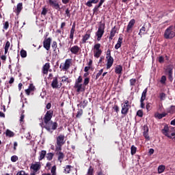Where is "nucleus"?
<instances>
[{
	"mask_svg": "<svg viewBox=\"0 0 175 175\" xmlns=\"http://www.w3.org/2000/svg\"><path fill=\"white\" fill-rule=\"evenodd\" d=\"M53 114H54L53 110L47 111L43 118L44 122L40 124V126L44 128L49 133H53L58 128V124L51 121Z\"/></svg>",
	"mask_w": 175,
	"mask_h": 175,
	"instance_id": "1",
	"label": "nucleus"
},
{
	"mask_svg": "<svg viewBox=\"0 0 175 175\" xmlns=\"http://www.w3.org/2000/svg\"><path fill=\"white\" fill-rule=\"evenodd\" d=\"M65 144V135H59L56 137L55 151H61Z\"/></svg>",
	"mask_w": 175,
	"mask_h": 175,
	"instance_id": "2",
	"label": "nucleus"
},
{
	"mask_svg": "<svg viewBox=\"0 0 175 175\" xmlns=\"http://www.w3.org/2000/svg\"><path fill=\"white\" fill-rule=\"evenodd\" d=\"M105 23L100 22L97 31L96 32V36L97 40L99 42L105 33Z\"/></svg>",
	"mask_w": 175,
	"mask_h": 175,
	"instance_id": "3",
	"label": "nucleus"
},
{
	"mask_svg": "<svg viewBox=\"0 0 175 175\" xmlns=\"http://www.w3.org/2000/svg\"><path fill=\"white\" fill-rule=\"evenodd\" d=\"M174 27L173 25L170 26L167 28L164 32L165 39H173L175 36V32L174 31Z\"/></svg>",
	"mask_w": 175,
	"mask_h": 175,
	"instance_id": "4",
	"label": "nucleus"
},
{
	"mask_svg": "<svg viewBox=\"0 0 175 175\" xmlns=\"http://www.w3.org/2000/svg\"><path fill=\"white\" fill-rule=\"evenodd\" d=\"M106 59L107 61V69H110L113 66V64L114 62V59H113V57H111V51L110 49L107 51Z\"/></svg>",
	"mask_w": 175,
	"mask_h": 175,
	"instance_id": "5",
	"label": "nucleus"
},
{
	"mask_svg": "<svg viewBox=\"0 0 175 175\" xmlns=\"http://www.w3.org/2000/svg\"><path fill=\"white\" fill-rule=\"evenodd\" d=\"M100 44L97 43L94 44L93 48L94 57L95 58H99L102 55V49H100Z\"/></svg>",
	"mask_w": 175,
	"mask_h": 175,
	"instance_id": "6",
	"label": "nucleus"
},
{
	"mask_svg": "<svg viewBox=\"0 0 175 175\" xmlns=\"http://www.w3.org/2000/svg\"><path fill=\"white\" fill-rule=\"evenodd\" d=\"M129 109H131V105H129V101L126 100L124 101V104H122V114L126 116L129 112Z\"/></svg>",
	"mask_w": 175,
	"mask_h": 175,
	"instance_id": "7",
	"label": "nucleus"
},
{
	"mask_svg": "<svg viewBox=\"0 0 175 175\" xmlns=\"http://www.w3.org/2000/svg\"><path fill=\"white\" fill-rule=\"evenodd\" d=\"M72 66V59H66L64 64H60V69L62 70H68V69Z\"/></svg>",
	"mask_w": 175,
	"mask_h": 175,
	"instance_id": "8",
	"label": "nucleus"
},
{
	"mask_svg": "<svg viewBox=\"0 0 175 175\" xmlns=\"http://www.w3.org/2000/svg\"><path fill=\"white\" fill-rule=\"evenodd\" d=\"M171 129H172V127L165 126L163 129H162L161 132L163 135H165V136H167V137H169V139H172V135H170Z\"/></svg>",
	"mask_w": 175,
	"mask_h": 175,
	"instance_id": "9",
	"label": "nucleus"
},
{
	"mask_svg": "<svg viewBox=\"0 0 175 175\" xmlns=\"http://www.w3.org/2000/svg\"><path fill=\"white\" fill-rule=\"evenodd\" d=\"M136 23V21L135 19H131L126 27V32H127V33H132V28H133V25H135V23Z\"/></svg>",
	"mask_w": 175,
	"mask_h": 175,
	"instance_id": "10",
	"label": "nucleus"
},
{
	"mask_svg": "<svg viewBox=\"0 0 175 175\" xmlns=\"http://www.w3.org/2000/svg\"><path fill=\"white\" fill-rule=\"evenodd\" d=\"M49 2L50 6L53 8V9H55L56 10H59V9H61V7L59 6V3H58L57 1L49 0Z\"/></svg>",
	"mask_w": 175,
	"mask_h": 175,
	"instance_id": "11",
	"label": "nucleus"
},
{
	"mask_svg": "<svg viewBox=\"0 0 175 175\" xmlns=\"http://www.w3.org/2000/svg\"><path fill=\"white\" fill-rule=\"evenodd\" d=\"M147 96V88H146L142 94L140 103H141V107L142 109H144V100H146V96Z\"/></svg>",
	"mask_w": 175,
	"mask_h": 175,
	"instance_id": "12",
	"label": "nucleus"
},
{
	"mask_svg": "<svg viewBox=\"0 0 175 175\" xmlns=\"http://www.w3.org/2000/svg\"><path fill=\"white\" fill-rule=\"evenodd\" d=\"M43 46L49 51V50H50V47L51 46V38H48L45 39L43 42Z\"/></svg>",
	"mask_w": 175,
	"mask_h": 175,
	"instance_id": "13",
	"label": "nucleus"
},
{
	"mask_svg": "<svg viewBox=\"0 0 175 175\" xmlns=\"http://www.w3.org/2000/svg\"><path fill=\"white\" fill-rule=\"evenodd\" d=\"M51 87L52 88H61L62 83H58V79L55 77L51 83Z\"/></svg>",
	"mask_w": 175,
	"mask_h": 175,
	"instance_id": "14",
	"label": "nucleus"
},
{
	"mask_svg": "<svg viewBox=\"0 0 175 175\" xmlns=\"http://www.w3.org/2000/svg\"><path fill=\"white\" fill-rule=\"evenodd\" d=\"M80 47L77 45H75L70 48V51L72 54H74L75 55H79V53H80Z\"/></svg>",
	"mask_w": 175,
	"mask_h": 175,
	"instance_id": "15",
	"label": "nucleus"
},
{
	"mask_svg": "<svg viewBox=\"0 0 175 175\" xmlns=\"http://www.w3.org/2000/svg\"><path fill=\"white\" fill-rule=\"evenodd\" d=\"M75 88L77 90V92H84L85 91V87L81 83H75Z\"/></svg>",
	"mask_w": 175,
	"mask_h": 175,
	"instance_id": "16",
	"label": "nucleus"
},
{
	"mask_svg": "<svg viewBox=\"0 0 175 175\" xmlns=\"http://www.w3.org/2000/svg\"><path fill=\"white\" fill-rule=\"evenodd\" d=\"M31 169L36 173L38 170H40V163H33L31 165Z\"/></svg>",
	"mask_w": 175,
	"mask_h": 175,
	"instance_id": "17",
	"label": "nucleus"
},
{
	"mask_svg": "<svg viewBox=\"0 0 175 175\" xmlns=\"http://www.w3.org/2000/svg\"><path fill=\"white\" fill-rule=\"evenodd\" d=\"M56 154L57 155V159L60 162V163H62V161H64V158H65V154L60 151H56Z\"/></svg>",
	"mask_w": 175,
	"mask_h": 175,
	"instance_id": "18",
	"label": "nucleus"
},
{
	"mask_svg": "<svg viewBox=\"0 0 175 175\" xmlns=\"http://www.w3.org/2000/svg\"><path fill=\"white\" fill-rule=\"evenodd\" d=\"M49 69H50V63H46L42 67L43 75H47L49 73Z\"/></svg>",
	"mask_w": 175,
	"mask_h": 175,
	"instance_id": "19",
	"label": "nucleus"
},
{
	"mask_svg": "<svg viewBox=\"0 0 175 175\" xmlns=\"http://www.w3.org/2000/svg\"><path fill=\"white\" fill-rule=\"evenodd\" d=\"M23 10V3H19L16 5V9L15 10V12L17 15L20 14L21 11Z\"/></svg>",
	"mask_w": 175,
	"mask_h": 175,
	"instance_id": "20",
	"label": "nucleus"
},
{
	"mask_svg": "<svg viewBox=\"0 0 175 175\" xmlns=\"http://www.w3.org/2000/svg\"><path fill=\"white\" fill-rule=\"evenodd\" d=\"M47 152H46V150H41L40 152H39V161H42V159H44V157H46Z\"/></svg>",
	"mask_w": 175,
	"mask_h": 175,
	"instance_id": "21",
	"label": "nucleus"
},
{
	"mask_svg": "<svg viewBox=\"0 0 175 175\" xmlns=\"http://www.w3.org/2000/svg\"><path fill=\"white\" fill-rule=\"evenodd\" d=\"M122 44V38L119 37L117 44L115 45L116 50H118L120 47H121V45Z\"/></svg>",
	"mask_w": 175,
	"mask_h": 175,
	"instance_id": "22",
	"label": "nucleus"
},
{
	"mask_svg": "<svg viewBox=\"0 0 175 175\" xmlns=\"http://www.w3.org/2000/svg\"><path fill=\"white\" fill-rule=\"evenodd\" d=\"M155 117L157 118H159V120H161V118H163V117H166V116H167V113L163 112L162 113H155Z\"/></svg>",
	"mask_w": 175,
	"mask_h": 175,
	"instance_id": "23",
	"label": "nucleus"
},
{
	"mask_svg": "<svg viewBox=\"0 0 175 175\" xmlns=\"http://www.w3.org/2000/svg\"><path fill=\"white\" fill-rule=\"evenodd\" d=\"M116 32H117V31L116 30V27H114L110 32V35H109V40H113V37L116 36Z\"/></svg>",
	"mask_w": 175,
	"mask_h": 175,
	"instance_id": "24",
	"label": "nucleus"
},
{
	"mask_svg": "<svg viewBox=\"0 0 175 175\" xmlns=\"http://www.w3.org/2000/svg\"><path fill=\"white\" fill-rule=\"evenodd\" d=\"M144 131L143 133V135L144 136L145 139H150V136H148V127L144 126Z\"/></svg>",
	"mask_w": 175,
	"mask_h": 175,
	"instance_id": "25",
	"label": "nucleus"
},
{
	"mask_svg": "<svg viewBox=\"0 0 175 175\" xmlns=\"http://www.w3.org/2000/svg\"><path fill=\"white\" fill-rule=\"evenodd\" d=\"M115 72L117 75H121V73H122V66H117L115 68Z\"/></svg>",
	"mask_w": 175,
	"mask_h": 175,
	"instance_id": "26",
	"label": "nucleus"
},
{
	"mask_svg": "<svg viewBox=\"0 0 175 175\" xmlns=\"http://www.w3.org/2000/svg\"><path fill=\"white\" fill-rule=\"evenodd\" d=\"M166 169V167L163 165H161L158 167V173L159 174H161V173H163L165 172V170Z\"/></svg>",
	"mask_w": 175,
	"mask_h": 175,
	"instance_id": "27",
	"label": "nucleus"
},
{
	"mask_svg": "<svg viewBox=\"0 0 175 175\" xmlns=\"http://www.w3.org/2000/svg\"><path fill=\"white\" fill-rule=\"evenodd\" d=\"M99 2V0H90L86 3V5L88 6V8L92 7V3H98Z\"/></svg>",
	"mask_w": 175,
	"mask_h": 175,
	"instance_id": "28",
	"label": "nucleus"
},
{
	"mask_svg": "<svg viewBox=\"0 0 175 175\" xmlns=\"http://www.w3.org/2000/svg\"><path fill=\"white\" fill-rule=\"evenodd\" d=\"M139 35L140 38H142L143 35H146V27L143 26L138 33Z\"/></svg>",
	"mask_w": 175,
	"mask_h": 175,
	"instance_id": "29",
	"label": "nucleus"
},
{
	"mask_svg": "<svg viewBox=\"0 0 175 175\" xmlns=\"http://www.w3.org/2000/svg\"><path fill=\"white\" fill-rule=\"evenodd\" d=\"M10 47V42L7 41L4 47L5 50V55L8 54V52L9 51V48Z\"/></svg>",
	"mask_w": 175,
	"mask_h": 175,
	"instance_id": "30",
	"label": "nucleus"
},
{
	"mask_svg": "<svg viewBox=\"0 0 175 175\" xmlns=\"http://www.w3.org/2000/svg\"><path fill=\"white\" fill-rule=\"evenodd\" d=\"M88 103V101H87V100H83V101H81L80 103L79 106H80V107H82L83 109H84L85 107H87Z\"/></svg>",
	"mask_w": 175,
	"mask_h": 175,
	"instance_id": "31",
	"label": "nucleus"
},
{
	"mask_svg": "<svg viewBox=\"0 0 175 175\" xmlns=\"http://www.w3.org/2000/svg\"><path fill=\"white\" fill-rule=\"evenodd\" d=\"M91 36L90 34H88V33H86L83 37V39H82V42L83 43H86L87 42V40H88L90 39V37Z\"/></svg>",
	"mask_w": 175,
	"mask_h": 175,
	"instance_id": "32",
	"label": "nucleus"
},
{
	"mask_svg": "<svg viewBox=\"0 0 175 175\" xmlns=\"http://www.w3.org/2000/svg\"><path fill=\"white\" fill-rule=\"evenodd\" d=\"M136 151H137V148H136L135 146H131V155H135L136 154Z\"/></svg>",
	"mask_w": 175,
	"mask_h": 175,
	"instance_id": "33",
	"label": "nucleus"
},
{
	"mask_svg": "<svg viewBox=\"0 0 175 175\" xmlns=\"http://www.w3.org/2000/svg\"><path fill=\"white\" fill-rule=\"evenodd\" d=\"M53 157H54V154H53V153H51V152L48 153V154H46V159H47L48 161H51V160L53 159Z\"/></svg>",
	"mask_w": 175,
	"mask_h": 175,
	"instance_id": "34",
	"label": "nucleus"
},
{
	"mask_svg": "<svg viewBox=\"0 0 175 175\" xmlns=\"http://www.w3.org/2000/svg\"><path fill=\"white\" fill-rule=\"evenodd\" d=\"M159 99L160 100H165L166 99V94L161 92L159 94Z\"/></svg>",
	"mask_w": 175,
	"mask_h": 175,
	"instance_id": "35",
	"label": "nucleus"
},
{
	"mask_svg": "<svg viewBox=\"0 0 175 175\" xmlns=\"http://www.w3.org/2000/svg\"><path fill=\"white\" fill-rule=\"evenodd\" d=\"M6 136H8L9 137H13L14 136V133L10 130L6 131Z\"/></svg>",
	"mask_w": 175,
	"mask_h": 175,
	"instance_id": "36",
	"label": "nucleus"
},
{
	"mask_svg": "<svg viewBox=\"0 0 175 175\" xmlns=\"http://www.w3.org/2000/svg\"><path fill=\"white\" fill-rule=\"evenodd\" d=\"M75 30H70L69 38L71 39V42H73V38L75 36Z\"/></svg>",
	"mask_w": 175,
	"mask_h": 175,
	"instance_id": "37",
	"label": "nucleus"
},
{
	"mask_svg": "<svg viewBox=\"0 0 175 175\" xmlns=\"http://www.w3.org/2000/svg\"><path fill=\"white\" fill-rule=\"evenodd\" d=\"M167 72L168 73L169 79H172V76L173 75V69L172 68H168L167 69Z\"/></svg>",
	"mask_w": 175,
	"mask_h": 175,
	"instance_id": "38",
	"label": "nucleus"
},
{
	"mask_svg": "<svg viewBox=\"0 0 175 175\" xmlns=\"http://www.w3.org/2000/svg\"><path fill=\"white\" fill-rule=\"evenodd\" d=\"M62 83H70L69 78L66 77H62Z\"/></svg>",
	"mask_w": 175,
	"mask_h": 175,
	"instance_id": "39",
	"label": "nucleus"
},
{
	"mask_svg": "<svg viewBox=\"0 0 175 175\" xmlns=\"http://www.w3.org/2000/svg\"><path fill=\"white\" fill-rule=\"evenodd\" d=\"M81 83H83V77H81V76H79L76 80L75 84H81Z\"/></svg>",
	"mask_w": 175,
	"mask_h": 175,
	"instance_id": "40",
	"label": "nucleus"
},
{
	"mask_svg": "<svg viewBox=\"0 0 175 175\" xmlns=\"http://www.w3.org/2000/svg\"><path fill=\"white\" fill-rule=\"evenodd\" d=\"M102 73H103V69H101L98 71V72L96 74V80H98L99 77L102 75Z\"/></svg>",
	"mask_w": 175,
	"mask_h": 175,
	"instance_id": "41",
	"label": "nucleus"
},
{
	"mask_svg": "<svg viewBox=\"0 0 175 175\" xmlns=\"http://www.w3.org/2000/svg\"><path fill=\"white\" fill-rule=\"evenodd\" d=\"M89 83H90V78L88 77L85 78L83 81V85L85 87L86 85H88Z\"/></svg>",
	"mask_w": 175,
	"mask_h": 175,
	"instance_id": "42",
	"label": "nucleus"
},
{
	"mask_svg": "<svg viewBox=\"0 0 175 175\" xmlns=\"http://www.w3.org/2000/svg\"><path fill=\"white\" fill-rule=\"evenodd\" d=\"M160 83H161V84H165V83H166V76L163 75V76L161 77V80H160Z\"/></svg>",
	"mask_w": 175,
	"mask_h": 175,
	"instance_id": "43",
	"label": "nucleus"
},
{
	"mask_svg": "<svg viewBox=\"0 0 175 175\" xmlns=\"http://www.w3.org/2000/svg\"><path fill=\"white\" fill-rule=\"evenodd\" d=\"M12 162H17L18 161V157L14 155L11 157Z\"/></svg>",
	"mask_w": 175,
	"mask_h": 175,
	"instance_id": "44",
	"label": "nucleus"
},
{
	"mask_svg": "<svg viewBox=\"0 0 175 175\" xmlns=\"http://www.w3.org/2000/svg\"><path fill=\"white\" fill-rule=\"evenodd\" d=\"M21 55L22 58H25V57H27V51H25V50H22L21 51Z\"/></svg>",
	"mask_w": 175,
	"mask_h": 175,
	"instance_id": "45",
	"label": "nucleus"
},
{
	"mask_svg": "<svg viewBox=\"0 0 175 175\" xmlns=\"http://www.w3.org/2000/svg\"><path fill=\"white\" fill-rule=\"evenodd\" d=\"M158 61L160 64H163L165 62V58H163V56L159 57Z\"/></svg>",
	"mask_w": 175,
	"mask_h": 175,
	"instance_id": "46",
	"label": "nucleus"
},
{
	"mask_svg": "<svg viewBox=\"0 0 175 175\" xmlns=\"http://www.w3.org/2000/svg\"><path fill=\"white\" fill-rule=\"evenodd\" d=\"M65 173L68 174L70 172V165H66V168L64 169Z\"/></svg>",
	"mask_w": 175,
	"mask_h": 175,
	"instance_id": "47",
	"label": "nucleus"
},
{
	"mask_svg": "<svg viewBox=\"0 0 175 175\" xmlns=\"http://www.w3.org/2000/svg\"><path fill=\"white\" fill-rule=\"evenodd\" d=\"M55 170H57V167H55V165H54L51 168L52 175H55Z\"/></svg>",
	"mask_w": 175,
	"mask_h": 175,
	"instance_id": "48",
	"label": "nucleus"
},
{
	"mask_svg": "<svg viewBox=\"0 0 175 175\" xmlns=\"http://www.w3.org/2000/svg\"><path fill=\"white\" fill-rule=\"evenodd\" d=\"M41 14H42V16H46L47 14V9L44 8L41 12Z\"/></svg>",
	"mask_w": 175,
	"mask_h": 175,
	"instance_id": "49",
	"label": "nucleus"
},
{
	"mask_svg": "<svg viewBox=\"0 0 175 175\" xmlns=\"http://www.w3.org/2000/svg\"><path fill=\"white\" fill-rule=\"evenodd\" d=\"M94 172V170L92 167H90L87 175H92V172Z\"/></svg>",
	"mask_w": 175,
	"mask_h": 175,
	"instance_id": "50",
	"label": "nucleus"
},
{
	"mask_svg": "<svg viewBox=\"0 0 175 175\" xmlns=\"http://www.w3.org/2000/svg\"><path fill=\"white\" fill-rule=\"evenodd\" d=\"M8 28H9V22L6 21L3 24V29H8Z\"/></svg>",
	"mask_w": 175,
	"mask_h": 175,
	"instance_id": "51",
	"label": "nucleus"
},
{
	"mask_svg": "<svg viewBox=\"0 0 175 175\" xmlns=\"http://www.w3.org/2000/svg\"><path fill=\"white\" fill-rule=\"evenodd\" d=\"M130 84H131V85H135V84H136V79H131L130 80Z\"/></svg>",
	"mask_w": 175,
	"mask_h": 175,
	"instance_id": "52",
	"label": "nucleus"
},
{
	"mask_svg": "<svg viewBox=\"0 0 175 175\" xmlns=\"http://www.w3.org/2000/svg\"><path fill=\"white\" fill-rule=\"evenodd\" d=\"M52 48L53 49L54 51L56 50V49H57V42H55V41L53 42Z\"/></svg>",
	"mask_w": 175,
	"mask_h": 175,
	"instance_id": "53",
	"label": "nucleus"
},
{
	"mask_svg": "<svg viewBox=\"0 0 175 175\" xmlns=\"http://www.w3.org/2000/svg\"><path fill=\"white\" fill-rule=\"evenodd\" d=\"M137 116H138V117H143V111L142 110L137 111Z\"/></svg>",
	"mask_w": 175,
	"mask_h": 175,
	"instance_id": "54",
	"label": "nucleus"
},
{
	"mask_svg": "<svg viewBox=\"0 0 175 175\" xmlns=\"http://www.w3.org/2000/svg\"><path fill=\"white\" fill-rule=\"evenodd\" d=\"M16 175H28V174L25 173V171H20L18 172Z\"/></svg>",
	"mask_w": 175,
	"mask_h": 175,
	"instance_id": "55",
	"label": "nucleus"
},
{
	"mask_svg": "<svg viewBox=\"0 0 175 175\" xmlns=\"http://www.w3.org/2000/svg\"><path fill=\"white\" fill-rule=\"evenodd\" d=\"M66 15L67 16V17H68L70 18V11H69V8H67L66 10Z\"/></svg>",
	"mask_w": 175,
	"mask_h": 175,
	"instance_id": "56",
	"label": "nucleus"
},
{
	"mask_svg": "<svg viewBox=\"0 0 175 175\" xmlns=\"http://www.w3.org/2000/svg\"><path fill=\"white\" fill-rule=\"evenodd\" d=\"M99 8L100 7H98V5H96L93 10L94 13H97V12L99 10Z\"/></svg>",
	"mask_w": 175,
	"mask_h": 175,
	"instance_id": "57",
	"label": "nucleus"
},
{
	"mask_svg": "<svg viewBox=\"0 0 175 175\" xmlns=\"http://www.w3.org/2000/svg\"><path fill=\"white\" fill-rule=\"evenodd\" d=\"M62 2L63 3V5H68V3H69V2H70V0H62Z\"/></svg>",
	"mask_w": 175,
	"mask_h": 175,
	"instance_id": "58",
	"label": "nucleus"
},
{
	"mask_svg": "<svg viewBox=\"0 0 175 175\" xmlns=\"http://www.w3.org/2000/svg\"><path fill=\"white\" fill-rule=\"evenodd\" d=\"M25 116H24V114H21V119H20V123L21 124L22 122H24V118H25Z\"/></svg>",
	"mask_w": 175,
	"mask_h": 175,
	"instance_id": "59",
	"label": "nucleus"
},
{
	"mask_svg": "<svg viewBox=\"0 0 175 175\" xmlns=\"http://www.w3.org/2000/svg\"><path fill=\"white\" fill-rule=\"evenodd\" d=\"M83 114V110L78 111L77 117H81Z\"/></svg>",
	"mask_w": 175,
	"mask_h": 175,
	"instance_id": "60",
	"label": "nucleus"
},
{
	"mask_svg": "<svg viewBox=\"0 0 175 175\" xmlns=\"http://www.w3.org/2000/svg\"><path fill=\"white\" fill-rule=\"evenodd\" d=\"M113 110H115L116 113H118V111H120V108L118 107V105H115L113 107Z\"/></svg>",
	"mask_w": 175,
	"mask_h": 175,
	"instance_id": "61",
	"label": "nucleus"
},
{
	"mask_svg": "<svg viewBox=\"0 0 175 175\" xmlns=\"http://www.w3.org/2000/svg\"><path fill=\"white\" fill-rule=\"evenodd\" d=\"M29 89L30 91H33V90H35V86H33V85L31 84L29 86Z\"/></svg>",
	"mask_w": 175,
	"mask_h": 175,
	"instance_id": "62",
	"label": "nucleus"
},
{
	"mask_svg": "<svg viewBox=\"0 0 175 175\" xmlns=\"http://www.w3.org/2000/svg\"><path fill=\"white\" fill-rule=\"evenodd\" d=\"M146 107L148 111L150 110V109H151V103L146 104Z\"/></svg>",
	"mask_w": 175,
	"mask_h": 175,
	"instance_id": "63",
	"label": "nucleus"
},
{
	"mask_svg": "<svg viewBox=\"0 0 175 175\" xmlns=\"http://www.w3.org/2000/svg\"><path fill=\"white\" fill-rule=\"evenodd\" d=\"M91 69V67L90 66H85V68H84V72H88V70H90Z\"/></svg>",
	"mask_w": 175,
	"mask_h": 175,
	"instance_id": "64",
	"label": "nucleus"
}]
</instances>
